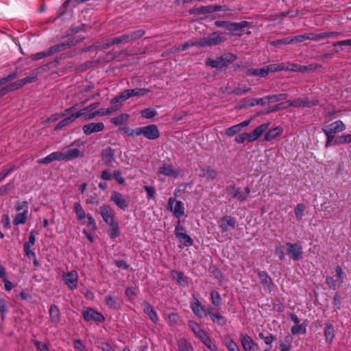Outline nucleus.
<instances>
[{
  "mask_svg": "<svg viewBox=\"0 0 351 351\" xmlns=\"http://www.w3.org/2000/svg\"><path fill=\"white\" fill-rule=\"evenodd\" d=\"M83 38L79 37H71L66 40L65 41L58 43L51 47H49L46 51L38 52L36 53L32 54L30 56L32 60L36 61L47 57H49L51 55L55 54L57 52L63 51L69 47L76 45L77 43H80L82 40Z\"/></svg>",
  "mask_w": 351,
  "mask_h": 351,
  "instance_id": "nucleus-1",
  "label": "nucleus"
},
{
  "mask_svg": "<svg viewBox=\"0 0 351 351\" xmlns=\"http://www.w3.org/2000/svg\"><path fill=\"white\" fill-rule=\"evenodd\" d=\"M237 59V56L232 53H226L219 57H217L215 60H213L210 58L206 59L205 64L207 66H210L215 69H221L226 67L229 64H232Z\"/></svg>",
  "mask_w": 351,
  "mask_h": 351,
  "instance_id": "nucleus-2",
  "label": "nucleus"
},
{
  "mask_svg": "<svg viewBox=\"0 0 351 351\" xmlns=\"http://www.w3.org/2000/svg\"><path fill=\"white\" fill-rule=\"evenodd\" d=\"M287 254L293 261H300L303 258V247L302 242L297 241L295 243L286 242Z\"/></svg>",
  "mask_w": 351,
  "mask_h": 351,
  "instance_id": "nucleus-3",
  "label": "nucleus"
},
{
  "mask_svg": "<svg viewBox=\"0 0 351 351\" xmlns=\"http://www.w3.org/2000/svg\"><path fill=\"white\" fill-rule=\"evenodd\" d=\"M110 200L120 209L125 210L130 204V197L128 195H123L114 191L111 193Z\"/></svg>",
  "mask_w": 351,
  "mask_h": 351,
  "instance_id": "nucleus-4",
  "label": "nucleus"
},
{
  "mask_svg": "<svg viewBox=\"0 0 351 351\" xmlns=\"http://www.w3.org/2000/svg\"><path fill=\"white\" fill-rule=\"evenodd\" d=\"M225 40V38L218 32H213L207 37L199 38V46L212 47L221 44Z\"/></svg>",
  "mask_w": 351,
  "mask_h": 351,
  "instance_id": "nucleus-5",
  "label": "nucleus"
},
{
  "mask_svg": "<svg viewBox=\"0 0 351 351\" xmlns=\"http://www.w3.org/2000/svg\"><path fill=\"white\" fill-rule=\"evenodd\" d=\"M191 308L195 315L199 318H204L208 316L209 306L206 307L197 298L193 297L190 302Z\"/></svg>",
  "mask_w": 351,
  "mask_h": 351,
  "instance_id": "nucleus-6",
  "label": "nucleus"
},
{
  "mask_svg": "<svg viewBox=\"0 0 351 351\" xmlns=\"http://www.w3.org/2000/svg\"><path fill=\"white\" fill-rule=\"evenodd\" d=\"M138 133L149 140H156L160 137V131L155 124L140 127Z\"/></svg>",
  "mask_w": 351,
  "mask_h": 351,
  "instance_id": "nucleus-7",
  "label": "nucleus"
},
{
  "mask_svg": "<svg viewBox=\"0 0 351 351\" xmlns=\"http://www.w3.org/2000/svg\"><path fill=\"white\" fill-rule=\"evenodd\" d=\"M168 204L171 210L173 212V216L178 219L184 215V203L180 200H176L174 197H169Z\"/></svg>",
  "mask_w": 351,
  "mask_h": 351,
  "instance_id": "nucleus-8",
  "label": "nucleus"
},
{
  "mask_svg": "<svg viewBox=\"0 0 351 351\" xmlns=\"http://www.w3.org/2000/svg\"><path fill=\"white\" fill-rule=\"evenodd\" d=\"M226 191L229 201L237 199L242 202L246 200V195H244L243 192H242L239 188L237 187L235 184L227 186L226 187Z\"/></svg>",
  "mask_w": 351,
  "mask_h": 351,
  "instance_id": "nucleus-9",
  "label": "nucleus"
},
{
  "mask_svg": "<svg viewBox=\"0 0 351 351\" xmlns=\"http://www.w3.org/2000/svg\"><path fill=\"white\" fill-rule=\"evenodd\" d=\"M240 341L244 351H258L259 347L258 344L252 339V338L246 334L240 335Z\"/></svg>",
  "mask_w": 351,
  "mask_h": 351,
  "instance_id": "nucleus-10",
  "label": "nucleus"
},
{
  "mask_svg": "<svg viewBox=\"0 0 351 351\" xmlns=\"http://www.w3.org/2000/svg\"><path fill=\"white\" fill-rule=\"evenodd\" d=\"M346 130V125L342 121H336L324 128H322L324 133H327L330 135L335 136V134L343 132Z\"/></svg>",
  "mask_w": 351,
  "mask_h": 351,
  "instance_id": "nucleus-11",
  "label": "nucleus"
},
{
  "mask_svg": "<svg viewBox=\"0 0 351 351\" xmlns=\"http://www.w3.org/2000/svg\"><path fill=\"white\" fill-rule=\"evenodd\" d=\"M218 224L222 232H227L235 228L237 221L235 218L230 215H226L218 221Z\"/></svg>",
  "mask_w": 351,
  "mask_h": 351,
  "instance_id": "nucleus-12",
  "label": "nucleus"
},
{
  "mask_svg": "<svg viewBox=\"0 0 351 351\" xmlns=\"http://www.w3.org/2000/svg\"><path fill=\"white\" fill-rule=\"evenodd\" d=\"M287 103H288L289 107L293 106V107H311L315 106L319 104V100L317 99H313L311 101H309L307 98H298L293 100H289L287 101Z\"/></svg>",
  "mask_w": 351,
  "mask_h": 351,
  "instance_id": "nucleus-13",
  "label": "nucleus"
},
{
  "mask_svg": "<svg viewBox=\"0 0 351 351\" xmlns=\"http://www.w3.org/2000/svg\"><path fill=\"white\" fill-rule=\"evenodd\" d=\"M100 214L108 225L115 221L114 211L109 204H103L100 208Z\"/></svg>",
  "mask_w": 351,
  "mask_h": 351,
  "instance_id": "nucleus-14",
  "label": "nucleus"
},
{
  "mask_svg": "<svg viewBox=\"0 0 351 351\" xmlns=\"http://www.w3.org/2000/svg\"><path fill=\"white\" fill-rule=\"evenodd\" d=\"M63 280L71 290L76 289L78 285L77 272L75 270H72L67 274H64L63 275Z\"/></svg>",
  "mask_w": 351,
  "mask_h": 351,
  "instance_id": "nucleus-15",
  "label": "nucleus"
},
{
  "mask_svg": "<svg viewBox=\"0 0 351 351\" xmlns=\"http://www.w3.org/2000/svg\"><path fill=\"white\" fill-rule=\"evenodd\" d=\"M322 66L318 64H311L306 66L300 65L298 64H291L289 67H287V71H291L294 72L305 73L321 68Z\"/></svg>",
  "mask_w": 351,
  "mask_h": 351,
  "instance_id": "nucleus-16",
  "label": "nucleus"
},
{
  "mask_svg": "<svg viewBox=\"0 0 351 351\" xmlns=\"http://www.w3.org/2000/svg\"><path fill=\"white\" fill-rule=\"evenodd\" d=\"M84 319L87 321H95L103 322L105 320L104 316L91 308H88L83 312Z\"/></svg>",
  "mask_w": 351,
  "mask_h": 351,
  "instance_id": "nucleus-17",
  "label": "nucleus"
},
{
  "mask_svg": "<svg viewBox=\"0 0 351 351\" xmlns=\"http://www.w3.org/2000/svg\"><path fill=\"white\" fill-rule=\"evenodd\" d=\"M158 173L165 176L178 178L180 170L175 169L173 165L164 163L158 170Z\"/></svg>",
  "mask_w": 351,
  "mask_h": 351,
  "instance_id": "nucleus-18",
  "label": "nucleus"
},
{
  "mask_svg": "<svg viewBox=\"0 0 351 351\" xmlns=\"http://www.w3.org/2000/svg\"><path fill=\"white\" fill-rule=\"evenodd\" d=\"M102 162L108 167H112L115 160L114 150L110 147L104 149L101 153Z\"/></svg>",
  "mask_w": 351,
  "mask_h": 351,
  "instance_id": "nucleus-19",
  "label": "nucleus"
},
{
  "mask_svg": "<svg viewBox=\"0 0 351 351\" xmlns=\"http://www.w3.org/2000/svg\"><path fill=\"white\" fill-rule=\"evenodd\" d=\"M104 128L105 126L102 122H93L84 125L82 127V130L86 135L88 136L95 132H101L104 130Z\"/></svg>",
  "mask_w": 351,
  "mask_h": 351,
  "instance_id": "nucleus-20",
  "label": "nucleus"
},
{
  "mask_svg": "<svg viewBox=\"0 0 351 351\" xmlns=\"http://www.w3.org/2000/svg\"><path fill=\"white\" fill-rule=\"evenodd\" d=\"M207 313H208V315L210 316V319L214 323H216L219 326H223L226 324V318L220 314V313L218 310L215 309L211 306H209V311Z\"/></svg>",
  "mask_w": 351,
  "mask_h": 351,
  "instance_id": "nucleus-21",
  "label": "nucleus"
},
{
  "mask_svg": "<svg viewBox=\"0 0 351 351\" xmlns=\"http://www.w3.org/2000/svg\"><path fill=\"white\" fill-rule=\"evenodd\" d=\"M269 123L262 124L256 128L252 132L247 133V141L253 142L257 140L263 133L268 128Z\"/></svg>",
  "mask_w": 351,
  "mask_h": 351,
  "instance_id": "nucleus-22",
  "label": "nucleus"
},
{
  "mask_svg": "<svg viewBox=\"0 0 351 351\" xmlns=\"http://www.w3.org/2000/svg\"><path fill=\"white\" fill-rule=\"evenodd\" d=\"M269 123L262 124L256 128L252 132L247 133V141L253 142L257 140L263 133L268 128Z\"/></svg>",
  "mask_w": 351,
  "mask_h": 351,
  "instance_id": "nucleus-23",
  "label": "nucleus"
},
{
  "mask_svg": "<svg viewBox=\"0 0 351 351\" xmlns=\"http://www.w3.org/2000/svg\"><path fill=\"white\" fill-rule=\"evenodd\" d=\"M250 23L246 21H243L239 23H231L229 25L228 30L233 35H241L240 32L244 28L248 27Z\"/></svg>",
  "mask_w": 351,
  "mask_h": 351,
  "instance_id": "nucleus-24",
  "label": "nucleus"
},
{
  "mask_svg": "<svg viewBox=\"0 0 351 351\" xmlns=\"http://www.w3.org/2000/svg\"><path fill=\"white\" fill-rule=\"evenodd\" d=\"M143 310L144 312L149 316V319L153 322V323L155 324L158 323L159 317L158 313L152 305H151L147 302H145L143 303Z\"/></svg>",
  "mask_w": 351,
  "mask_h": 351,
  "instance_id": "nucleus-25",
  "label": "nucleus"
},
{
  "mask_svg": "<svg viewBox=\"0 0 351 351\" xmlns=\"http://www.w3.org/2000/svg\"><path fill=\"white\" fill-rule=\"evenodd\" d=\"M188 326L195 336L200 340L207 334V332L202 328L201 326L195 321L189 320L188 322Z\"/></svg>",
  "mask_w": 351,
  "mask_h": 351,
  "instance_id": "nucleus-26",
  "label": "nucleus"
},
{
  "mask_svg": "<svg viewBox=\"0 0 351 351\" xmlns=\"http://www.w3.org/2000/svg\"><path fill=\"white\" fill-rule=\"evenodd\" d=\"M258 276L260 278L261 283L264 287H267L270 291L274 288V282L271 278L268 275L265 271H258Z\"/></svg>",
  "mask_w": 351,
  "mask_h": 351,
  "instance_id": "nucleus-27",
  "label": "nucleus"
},
{
  "mask_svg": "<svg viewBox=\"0 0 351 351\" xmlns=\"http://www.w3.org/2000/svg\"><path fill=\"white\" fill-rule=\"evenodd\" d=\"M222 6L221 5H206V6H200L199 8H196L193 10V13L198 14H204L207 13H213L215 12L221 11Z\"/></svg>",
  "mask_w": 351,
  "mask_h": 351,
  "instance_id": "nucleus-28",
  "label": "nucleus"
},
{
  "mask_svg": "<svg viewBox=\"0 0 351 351\" xmlns=\"http://www.w3.org/2000/svg\"><path fill=\"white\" fill-rule=\"evenodd\" d=\"M49 316L51 322L53 324H58L61 320V313L58 306L56 304H51L49 308Z\"/></svg>",
  "mask_w": 351,
  "mask_h": 351,
  "instance_id": "nucleus-29",
  "label": "nucleus"
},
{
  "mask_svg": "<svg viewBox=\"0 0 351 351\" xmlns=\"http://www.w3.org/2000/svg\"><path fill=\"white\" fill-rule=\"evenodd\" d=\"M336 336V330L332 324H325L324 337L326 342L331 344Z\"/></svg>",
  "mask_w": 351,
  "mask_h": 351,
  "instance_id": "nucleus-30",
  "label": "nucleus"
},
{
  "mask_svg": "<svg viewBox=\"0 0 351 351\" xmlns=\"http://www.w3.org/2000/svg\"><path fill=\"white\" fill-rule=\"evenodd\" d=\"M199 176L212 181L217 178V171L210 167H203L200 168Z\"/></svg>",
  "mask_w": 351,
  "mask_h": 351,
  "instance_id": "nucleus-31",
  "label": "nucleus"
},
{
  "mask_svg": "<svg viewBox=\"0 0 351 351\" xmlns=\"http://www.w3.org/2000/svg\"><path fill=\"white\" fill-rule=\"evenodd\" d=\"M129 42L130 40L128 34H123L119 37H114L109 39L107 43L105 44V48H108L113 45L125 44Z\"/></svg>",
  "mask_w": 351,
  "mask_h": 351,
  "instance_id": "nucleus-32",
  "label": "nucleus"
},
{
  "mask_svg": "<svg viewBox=\"0 0 351 351\" xmlns=\"http://www.w3.org/2000/svg\"><path fill=\"white\" fill-rule=\"evenodd\" d=\"M104 300L106 304L110 308L119 309L121 308V302L120 300L116 296L108 295L105 297Z\"/></svg>",
  "mask_w": 351,
  "mask_h": 351,
  "instance_id": "nucleus-33",
  "label": "nucleus"
},
{
  "mask_svg": "<svg viewBox=\"0 0 351 351\" xmlns=\"http://www.w3.org/2000/svg\"><path fill=\"white\" fill-rule=\"evenodd\" d=\"M130 120V115L126 113H122L117 117H113L110 119V123L119 126L126 125Z\"/></svg>",
  "mask_w": 351,
  "mask_h": 351,
  "instance_id": "nucleus-34",
  "label": "nucleus"
},
{
  "mask_svg": "<svg viewBox=\"0 0 351 351\" xmlns=\"http://www.w3.org/2000/svg\"><path fill=\"white\" fill-rule=\"evenodd\" d=\"M282 133L281 127L278 126L267 131L264 136V140L266 141H271L276 137L280 136Z\"/></svg>",
  "mask_w": 351,
  "mask_h": 351,
  "instance_id": "nucleus-35",
  "label": "nucleus"
},
{
  "mask_svg": "<svg viewBox=\"0 0 351 351\" xmlns=\"http://www.w3.org/2000/svg\"><path fill=\"white\" fill-rule=\"evenodd\" d=\"M110 228L108 230V235L111 239H115L120 235V230L118 223L114 221L108 224Z\"/></svg>",
  "mask_w": 351,
  "mask_h": 351,
  "instance_id": "nucleus-36",
  "label": "nucleus"
},
{
  "mask_svg": "<svg viewBox=\"0 0 351 351\" xmlns=\"http://www.w3.org/2000/svg\"><path fill=\"white\" fill-rule=\"evenodd\" d=\"M181 319L178 313H171L168 315L167 322L170 327L176 328L180 324Z\"/></svg>",
  "mask_w": 351,
  "mask_h": 351,
  "instance_id": "nucleus-37",
  "label": "nucleus"
},
{
  "mask_svg": "<svg viewBox=\"0 0 351 351\" xmlns=\"http://www.w3.org/2000/svg\"><path fill=\"white\" fill-rule=\"evenodd\" d=\"M179 351H194L192 344L185 339H180L178 341Z\"/></svg>",
  "mask_w": 351,
  "mask_h": 351,
  "instance_id": "nucleus-38",
  "label": "nucleus"
},
{
  "mask_svg": "<svg viewBox=\"0 0 351 351\" xmlns=\"http://www.w3.org/2000/svg\"><path fill=\"white\" fill-rule=\"evenodd\" d=\"M247 75L259 76L261 77H265L267 76L265 66L260 69H250L246 72Z\"/></svg>",
  "mask_w": 351,
  "mask_h": 351,
  "instance_id": "nucleus-39",
  "label": "nucleus"
},
{
  "mask_svg": "<svg viewBox=\"0 0 351 351\" xmlns=\"http://www.w3.org/2000/svg\"><path fill=\"white\" fill-rule=\"evenodd\" d=\"M173 277L177 280V282L182 285L185 286L188 282V278L182 271H173Z\"/></svg>",
  "mask_w": 351,
  "mask_h": 351,
  "instance_id": "nucleus-40",
  "label": "nucleus"
},
{
  "mask_svg": "<svg viewBox=\"0 0 351 351\" xmlns=\"http://www.w3.org/2000/svg\"><path fill=\"white\" fill-rule=\"evenodd\" d=\"M130 97H132L130 92L129 91V89L124 90L123 92L121 93V94L119 96H117L116 97L113 98L110 101V103L115 104L118 102L124 101Z\"/></svg>",
  "mask_w": 351,
  "mask_h": 351,
  "instance_id": "nucleus-41",
  "label": "nucleus"
},
{
  "mask_svg": "<svg viewBox=\"0 0 351 351\" xmlns=\"http://www.w3.org/2000/svg\"><path fill=\"white\" fill-rule=\"evenodd\" d=\"M74 211L77 215V219L81 221L86 218L85 211L80 202H75L73 205Z\"/></svg>",
  "mask_w": 351,
  "mask_h": 351,
  "instance_id": "nucleus-42",
  "label": "nucleus"
},
{
  "mask_svg": "<svg viewBox=\"0 0 351 351\" xmlns=\"http://www.w3.org/2000/svg\"><path fill=\"white\" fill-rule=\"evenodd\" d=\"M288 97V94L280 93L278 95H271L266 96L267 101L269 103H275L277 101L285 100Z\"/></svg>",
  "mask_w": 351,
  "mask_h": 351,
  "instance_id": "nucleus-43",
  "label": "nucleus"
},
{
  "mask_svg": "<svg viewBox=\"0 0 351 351\" xmlns=\"http://www.w3.org/2000/svg\"><path fill=\"white\" fill-rule=\"evenodd\" d=\"M265 69L267 71V75L269 73H274L277 71H280L283 70H287V68L285 66L284 64H271L267 66H265Z\"/></svg>",
  "mask_w": 351,
  "mask_h": 351,
  "instance_id": "nucleus-44",
  "label": "nucleus"
},
{
  "mask_svg": "<svg viewBox=\"0 0 351 351\" xmlns=\"http://www.w3.org/2000/svg\"><path fill=\"white\" fill-rule=\"evenodd\" d=\"M176 237L179 239L180 242L183 243L186 247L191 246L193 244V239L186 232L180 234L179 235L176 236Z\"/></svg>",
  "mask_w": 351,
  "mask_h": 351,
  "instance_id": "nucleus-45",
  "label": "nucleus"
},
{
  "mask_svg": "<svg viewBox=\"0 0 351 351\" xmlns=\"http://www.w3.org/2000/svg\"><path fill=\"white\" fill-rule=\"evenodd\" d=\"M65 160H71L80 156V151L77 148L70 149L64 152Z\"/></svg>",
  "mask_w": 351,
  "mask_h": 351,
  "instance_id": "nucleus-46",
  "label": "nucleus"
},
{
  "mask_svg": "<svg viewBox=\"0 0 351 351\" xmlns=\"http://www.w3.org/2000/svg\"><path fill=\"white\" fill-rule=\"evenodd\" d=\"M288 108H289V106H288V103H287V101L286 102H282V103H280L278 104L275 105L271 108H270V109H269L267 110L262 112L261 113L263 114H269L271 112H274L285 110V109H287Z\"/></svg>",
  "mask_w": 351,
  "mask_h": 351,
  "instance_id": "nucleus-47",
  "label": "nucleus"
},
{
  "mask_svg": "<svg viewBox=\"0 0 351 351\" xmlns=\"http://www.w3.org/2000/svg\"><path fill=\"white\" fill-rule=\"evenodd\" d=\"M202 342L211 351H217V346L213 342L208 333L201 339Z\"/></svg>",
  "mask_w": 351,
  "mask_h": 351,
  "instance_id": "nucleus-48",
  "label": "nucleus"
},
{
  "mask_svg": "<svg viewBox=\"0 0 351 351\" xmlns=\"http://www.w3.org/2000/svg\"><path fill=\"white\" fill-rule=\"evenodd\" d=\"M210 300L213 305L219 306L221 304V298L219 293L216 290L210 292Z\"/></svg>",
  "mask_w": 351,
  "mask_h": 351,
  "instance_id": "nucleus-49",
  "label": "nucleus"
},
{
  "mask_svg": "<svg viewBox=\"0 0 351 351\" xmlns=\"http://www.w3.org/2000/svg\"><path fill=\"white\" fill-rule=\"evenodd\" d=\"M306 325L304 324H298L292 326L291 328V333L293 335H297L300 334H305L306 332Z\"/></svg>",
  "mask_w": 351,
  "mask_h": 351,
  "instance_id": "nucleus-50",
  "label": "nucleus"
},
{
  "mask_svg": "<svg viewBox=\"0 0 351 351\" xmlns=\"http://www.w3.org/2000/svg\"><path fill=\"white\" fill-rule=\"evenodd\" d=\"M27 210H23V213L16 215L14 219V225L24 224L27 219Z\"/></svg>",
  "mask_w": 351,
  "mask_h": 351,
  "instance_id": "nucleus-51",
  "label": "nucleus"
},
{
  "mask_svg": "<svg viewBox=\"0 0 351 351\" xmlns=\"http://www.w3.org/2000/svg\"><path fill=\"white\" fill-rule=\"evenodd\" d=\"M121 106L122 105L119 104V105H116L114 106H111L108 108H100V109L97 110V113L99 114V115H101V116L110 114L112 113L113 112L120 109Z\"/></svg>",
  "mask_w": 351,
  "mask_h": 351,
  "instance_id": "nucleus-52",
  "label": "nucleus"
},
{
  "mask_svg": "<svg viewBox=\"0 0 351 351\" xmlns=\"http://www.w3.org/2000/svg\"><path fill=\"white\" fill-rule=\"evenodd\" d=\"M145 34V31L142 29H137L136 31H134V32H132L128 34L130 42L134 41L137 39H139L141 37H143Z\"/></svg>",
  "mask_w": 351,
  "mask_h": 351,
  "instance_id": "nucleus-53",
  "label": "nucleus"
},
{
  "mask_svg": "<svg viewBox=\"0 0 351 351\" xmlns=\"http://www.w3.org/2000/svg\"><path fill=\"white\" fill-rule=\"evenodd\" d=\"M37 75L38 72L33 71L31 75L19 80L22 84V86H25L27 84H32L35 82L37 80Z\"/></svg>",
  "mask_w": 351,
  "mask_h": 351,
  "instance_id": "nucleus-54",
  "label": "nucleus"
},
{
  "mask_svg": "<svg viewBox=\"0 0 351 351\" xmlns=\"http://www.w3.org/2000/svg\"><path fill=\"white\" fill-rule=\"evenodd\" d=\"M129 91L130 92L131 97H135V96H143L148 93L150 92V90L148 88H134V89H129Z\"/></svg>",
  "mask_w": 351,
  "mask_h": 351,
  "instance_id": "nucleus-55",
  "label": "nucleus"
},
{
  "mask_svg": "<svg viewBox=\"0 0 351 351\" xmlns=\"http://www.w3.org/2000/svg\"><path fill=\"white\" fill-rule=\"evenodd\" d=\"M267 103L266 97L262 98H252L248 99L247 105L249 106H254L255 105L265 106Z\"/></svg>",
  "mask_w": 351,
  "mask_h": 351,
  "instance_id": "nucleus-56",
  "label": "nucleus"
},
{
  "mask_svg": "<svg viewBox=\"0 0 351 351\" xmlns=\"http://www.w3.org/2000/svg\"><path fill=\"white\" fill-rule=\"evenodd\" d=\"M74 121L71 115L60 121L55 127V130H59L62 128L69 125Z\"/></svg>",
  "mask_w": 351,
  "mask_h": 351,
  "instance_id": "nucleus-57",
  "label": "nucleus"
},
{
  "mask_svg": "<svg viewBox=\"0 0 351 351\" xmlns=\"http://www.w3.org/2000/svg\"><path fill=\"white\" fill-rule=\"evenodd\" d=\"M304 209L305 205L304 204H299L294 208L295 217L298 221H300L302 219Z\"/></svg>",
  "mask_w": 351,
  "mask_h": 351,
  "instance_id": "nucleus-58",
  "label": "nucleus"
},
{
  "mask_svg": "<svg viewBox=\"0 0 351 351\" xmlns=\"http://www.w3.org/2000/svg\"><path fill=\"white\" fill-rule=\"evenodd\" d=\"M351 143V134L339 136L336 138L334 144H346Z\"/></svg>",
  "mask_w": 351,
  "mask_h": 351,
  "instance_id": "nucleus-59",
  "label": "nucleus"
},
{
  "mask_svg": "<svg viewBox=\"0 0 351 351\" xmlns=\"http://www.w3.org/2000/svg\"><path fill=\"white\" fill-rule=\"evenodd\" d=\"M225 345L229 351H240L238 345L232 339L226 338Z\"/></svg>",
  "mask_w": 351,
  "mask_h": 351,
  "instance_id": "nucleus-60",
  "label": "nucleus"
},
{
  "mask_svg": "<svg viewBox=\"0 0 351 351\" xmlns=\"http://www.w3.org/2000/svg\"><path fill=\"white\" fill-rule=\"evenodd\" d=\"M125 295L128 298V299L132 301L134 300L135 297L138 293V290L136 287H128L125 290Z\"/></svg>",
  "mask_w": 351,
  "mask_h": 351,
  "instance_id": "nucleus-61",
  "label": "nucleus"
},
{
  "mask_svg": "<svg viewBox=\"0 0 351 351\" xmlns=\"http://www.w3.org/2000/svg\"><path fill=\"white\" fill-rule=\"evenodd\" d=\"M121 130L122 132H123L124 133H125L129 136L134 137V136H140V134L138 133L139 130H140V127L137 128L136 129H132V128L125 127V128H121Z\"/></svg>",
  "mask_w": 351,
  "mask_h": 351,
  "instance_id": "nucleus-62",
  "label": "nucleus"
},
{
  "mask_svg": "<svg viewBox=\"0 0 351 351\" xmlns=\"http://www.w3.org/2000/svg\"><path fill=\"white\" fill-rule=\"evenodd\" d=\"M250 90V87L247 86H239L238 87H236L232 91V93L236 95H243L247 92H249Z\"/></svg>",
  "mask_w": 351,
  "mask_h": 351,
  "instance_id": "nucleus-63",
  "label": "nucleus"
},
{
  "mask_svg": "<svg viewBox=\"0 0 351 351\" xmlns=\"http://www.w3.org/2000/svg\"><path fill=\"white\" fill-rule=\"evenodd\" d=\"M156 114V111L152 108H145L141 112L142 117L146 119H152L154 117Z\"/></svg>",
  "mask_w": 351,
  "mask_h": 351,
  "instance_id": "nucleus-64",
  "label": "nucleus"
}]
</instances>
